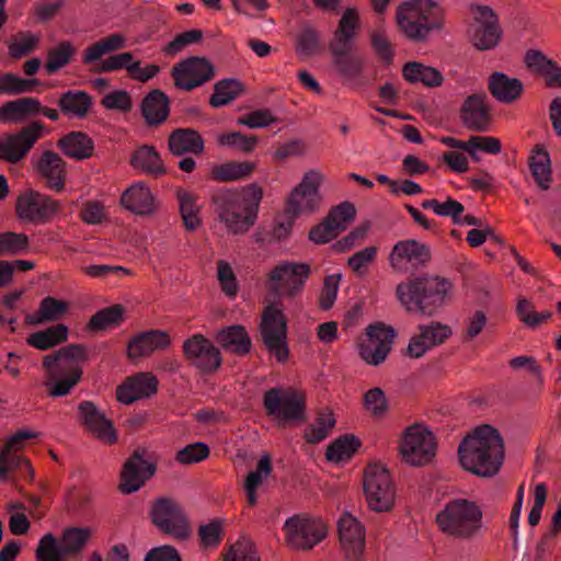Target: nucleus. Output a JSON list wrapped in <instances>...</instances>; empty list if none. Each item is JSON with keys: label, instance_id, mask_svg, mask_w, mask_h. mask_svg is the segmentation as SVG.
<instances>
[{"label": "nucleus", "instance_id": "obj_1", "mask_svg": "<svg viewBox=\"0 0 561 561\" xmlns=\"http://www.w3.org/2000/svg\"><path fill=\"white\" fill-rule=\"evenodd\" d=\"M309 274L308 264L290 262L282 263L270 272L267 288L273 301L263 310L260 331L264 346L278 362H286L289 355L287 320L279 300L285 295L296 296Z\"/></svg>", "mask_w": 561, "mask_h": 561}, {"label": "nucleus", "instance_id": "obj_2", "mask_svg": "<svg viewBox=\"0 0 561 561\" xmlns=\"http://www.w3.org/2000/svg\"><path fill=\"white\" fill-rule=\"evenodd\" d=\"M458 455L466 470L480 477H492L504 459L503 439L491 425L478 426L459 444Z\"/></svg>", "mask_w": 561, "mask_h": 561}, {"label": "nucleus", "instance_id": "obj_3", "mask_svg": "<svg viewBox=\"0 0 561 561\" xmlns=\"http://www.w3.org/2000/svg\"><path fill=\"white\" fill-rule=\"evenodd\" d=\"M451 288L447 278L423 275L398 284L396 296L409 312L432 317L444 306Z\"/></svg>", "mask_w": 561, "mask_h": 561}, {"label": "nucleus", "instance_id": "obj_4", "mask_svg": "<svg viewBox=\"0 0 561 561\" xmlns=\"http://www.w3.org/2000/svg\"><path fill=\"white\" fill-rule=\"evenodd\" d=\"M85 359L82 346L70 344L48 354L43 359L47 379L44 386L51 397H65L80 381L82 369L79 363Z\"/></svg>", "mask_w": 561, "mask_h": 561}, {"label": "nucleus", "instance_id": "obj_5", "mask_svg": "<svg viewBox=\"0 0 561 561\" xmlns=\"http://www.w3.org/2000/svg\"><path fill=\"white\" fill-rule=\"evenodd\" d=\"M358 26L356 9H346L329 43L334 67L347 80H356L362 76L364 69L363 58L352 53Z\"/></svg>", "mask_w": 561, "mask_h": 561}, {"label": "nucleus", "instance_id": "obj_6", "mask_svg": "<svg viewBox=\"0 0 561 561\" xmlns=\"http://www.w3.org/2000/svg\"><path fill=\"white\" fill-rule=\"evenodd\" d=\"M400 32L414 43L425 42L442 26L440 7L433 0H409L397 9Z\"/></svg>", "mask_w": 561, "mask_h": 561}, {"label": "nucleus", "instance_id": "obj_7", "mask_svg": "<svg viewBox=\"0 0 561 561\" xmlns=\"http://www.w3.org/2000/svg\"><path fill=\"white\" fill-rule=\"evenodd\" d=\"M262 191L250 186L241 193L225 192L215 196L220 219L233 233L247 231L256 218Z\"/></svg>", "mask_w": 561, "mask_h": 561}, {"label": "nucleus", "instance_id": "obj_8", "mask_svg": "<svg viewBox=\"0 0 561 561\" xmlns=\"http://www.w3.org/2000/svg\"><path fill=\"white\" fill-rule=\"evenodd\" d=\"M482 511L474 502L456 499L449 501L436 515V523L443 533L469 539L482 528Z\"/></svg>", "mask_w": 561, "mask_h": 561}, {"label": "nucleus", "instance_id": "obj_9", "mask_svg": "<svg viewBox=\"0 0 561 561\" xmlns=\"http://www.w3.org/2000/svg\"><path fill=\"white\" fill-rule=\"evenodd\" d=\"M92 530L89 527H68L60 540L51 533L45 534L36 549L37 561H66L68 557L79 556L85 548Z\"/></svg>", "mask_w": 561, "mask_h": 561}, {"label": "nucleus", "instance_id": "obj_10", "mask_svg": "<svg viewBox=\"0 0 561 561\" xmlns=\"http://www.w3.org/2000/svg\"><path fill=\"white\" fill-rule=\"evenodd\" d=\"M48 131L44 123L33 121L15 133L3 135L0 138V160L13 164L22 161Z\"/></svg>", "mask_w": 561, "mask_h": 561}, {"label": "nucleus", "instance_id": "obj_11", "mask_svg": "<svg viewBox=\"0 0 561 561\" xmlns=\"http://www.w3.org/2000/svg\"><path fill=\"white\" fill-rule=\"evenodd\" d=\"M153 525L162 533L175 539H187L192 533L188 519L174 500L168 497L158 499L151 507Z\"/></svg>", "mask_w": 561, "mask_h": 561}, {"label": "nucleus", "instance_id": "obj_12", "mask_svg": "<svg viewBox=\"0 0 561 561\" xmlns=\"http://www.w3.org/2000/svg\"><path fill=\"white\" fill-rule=\"evenodd\" d=\"M263 405L266 414L277 420L279 424L305 417V399L295 391L271 388L264 393Z\"/></svg>", "mask_w": 561, "mask_h": 561}, {"label": "nucleus", "instance_id": "obj_13", "mask_svg": "<svg viewBox=\"0 0 561 561\" xmlns=\"http://www.w3.org/2000/svg\"><path fill=\"white\" fill-rule=\"evenodd\" d=\"M364 492L369 507L375 512H388L394 503V488L388 470L369 466L365 471Z\"/></svg>", "mask_w": 561, "mask_h": 561}, {"label": "nucleus", "instance_id": "obj_14", "mask_svg": "<svg viewBox=\"0 0 561 561\" xmlns=\"http://www.w3.org/2000/svg\"><path fill=\"white\" fill-rule=\"evenodd\" d=\"M284 530L290 547L309 550L327 535L325 526L320 519L295 515L285 522Z\"/></svg>", "mask_w": 561, "mask_h": 561}, {"label": "nucleus", "instance_id": "obj_15", "mask_svg": "<svg viewBox=\"0 0 561 561\" xmlns=\"http://www.w3.org/2000/svg\"><path fill=\"white\" fill-rule=\"evenodd\" d=\"M396 332L383 323L370 324L366 330V339L359 344V355L369 365L381 364L391 350Z\"/></svg>", "mask_w": 561, "mask_h": 561}, {"label": "nucleus", "instance_id": "obj_16", "mask_svg": "<svg viewBox=\"0 0 561 561\" xmlns=\"http://www.w3.org/2000/svg\"><path fill=\"white\" fill-rule=\"evenodd\" d=\"M400 453L413 466L428 462L435 455L433 434L420 426L409 427L401 440Z\"/></svg>", "mask_w": 561, "mask_h": 561}, {"label": "nucleus", "instance_id": "obj_17", "mask_svg": "<svg viewBox=\"0 0 561 561\" xmlns=\"http://www.w3.org/2000/svg\"><path fill=\"white\" fill-rule=\"evenodd\" d=\"M472 15L470 31L473 45L480 50L496 46L501 31L494 11L488 5H476L472 8Z\"/></svg>", "mask_w": 561, "mask_h": 561}, {"label": "nucleus", "instance_id": "obj_18", "mask_svg": "<svg viewBox=\"0 0 561 561\" xmlns=\"http://www.w3.org/2000/svg\"><path fill=\"white\" fill-rule=\"evenodd\" d=\"M214 76V67L203 57H190L172 69V77L175 85L185 91L193 89L209 81Z\"/></svg>", "mask_w": 561, "mask_h": 561}, {"label": "nucleus", "instance_id": "obj_19", "mask_svg": "<svg viewBox=\"0 0 561 561\" xmlns=\"http://www.w3.org/2000/svg\"><path fill=\"white\" fill-rule=\"evenodd\" d=\"M430 260V247L414 239L397 242L389 255L391 267L399 272L417 270L424 266Z\"/></svg>", "mask_w": 561, "mask_h": 561}, {"label": "nucleus", "instance_id": "obj_20", "mask_svg": "<svg viewBox=\"0 0 561 561\" xmlns=\"http://www.w3.org/2000/svg\"><path fill=\"white\" fill-rule=\"evenodd\" d=\"M32 437H34L32 432L20 431L5 443L4 447L0 450L1 480L9 481L15 472H19L22 478H32L33 470L28 460L14 453L22 442Z\"/></svg>", "mask_w": 561, "mask_h": 561}, {"label": "nucleus", "instance_id": "obj_21", "mask_svg": "<svg viewBox=\"0 0 561 561\" xmlns=\"http://www.w3.org/2000/svg\"><path fill=\"white\" fill-rule=\"evenodd\" d=\"M356 215V209L350 202L333 207L329 215L310 232L309 238L316 243H327L334 239Z\"/></svg>", "mask_w": 561, "mask_h": 561}, {"label": "nucleus", "instance_id": "obj_22", "mask_svg": "<svg viewBox=\"0 0 561 561\" xmlns=\"http://www.w3.org/2000/svg\"><path fill=\"white\" fill-rule=\"evenodd\" d=\"M183 353L191 365L204 373H213L221 365L220 351L201 334H194L184 342Z\"/></svg>", "mask_w": 561, "mask_h": 561}, {"label": "nucleus", "instance_id": "obj_23", "mask_svg": "<svg viewBox=\"0 0 561 561\" xmlns=\"http://www.w3.org/2000/svg\"><path fill=\"white\" fill-rule=\"evenodd\" d=\"M322 175L317 171L305 174L301 183L293 191L288 199L287 209L294 216L304 211H313L319 206L321 195L319 186Z\"/></svg>", "mask_w": 561, "mask_h": 561}, {"label": "nucleus", "instance_id": "obj_24", "mask_svg": "<svg viewBox=\"0 0 561 561\" xmlns=\"http://www.w3.org/2000/svg\"><path fill=\"white\" fill-rule=\"evenodd\" d=\"M156 472V466L144 458L140 450H135L126 460L122 473L119 490L125 494L138 491Z\"/></svg>", "mask_w": 561, "mask_h": 561}, {"label": "nucleus", "instance_id": "obj_25", "mask_svg": "<svg viewBox=\"0 0 561 561\" xmlns=\"http://www.w3.org/2000/svg\"><path fill=\"white\" fill-rule=\"evenodd\" d=\"M485 93L468 95L460 107V121L466 128L477 133L490 129L491 111Z\"/></svg>", "mask_w": 561, "mask_h": 561}, {"label": "nucleus", "instance_id": "obj_26", "mask_svg": "<svg viewBox=\"0 0 561 561\" xmlns=\"http://www.w3.org/2000/svg\"><path fill=\"white\" fill-rule=\"evenodd\" d=\"M57 210L58 205L55 201L37 192L21 195L16 203L19 217L32 222L45 221Z\"/></svg>", "mask_w": 561, "mask_h": 561}, {"label": "nucleus", "instance_id": "obj_27", "mask_svg": "<svg viewBox=\"0 0 561 561\" xmlns=\"http://www.w3.org/2000/svg\"><path fill=\"white\" fill-rule=\"evenodd\" d=\"M80 423L99 439L113 444L116 442V431L113 423L91 401H82L78 405Z\"/></svg>", "mask_w": 561, "mask_h": 561}, {"label": "nucleus", "instance_id": "obj_28", "mask_svg": "<svg viewBox=\"0 0 561 561\" xmlns=\"http://www.w3.org/2000/svg\"><path fill=\"white\" fill-rule=\"evenodd\" d=\"M337 530L340 541L351 561H360L365 547V530L362 524L351 514L341 516Z\"/></svg>", "mask_w": 561, "mask_h": 561}, {"label": "nucleus", "instance_id": "obj_29", "mask_svg": "<svg viewBox=\"0 0 561 561\" xmlns=\"http://www.w3.org/2000/svg\"><path fill=\"white\" fill-rule=\"evenodd\" d=\"M157 379L150 374L139 373L117 388L118 401L130 404L134 401L149 397L157 391Z\"/></svg>", "mask_w": 561, "mask_h": 561}, {"label": "nucleus", "instance_id": "obj_30", "mask_svg": "<svg viewBox=\"0 0 561 561\" xmlns=\"http://www.w3.org/2000/svg\"><path fill=\"white\" fill-rule=\"evenodd\" d=\"M170 344L169 335L159 330H151L136 335L127 346V356L135 360L150 355L156 350H162Z\"/></svg>", "mask_w": 561, "mask_h": 561}, {"label": "nucleus", "instance_id": "obj_31", "mask_svg": "<svg viewBox=\"0 0 561 561\" xmlns=\"http://www.w3.org/2000/svg\"><path fill=\"white\" fill-rule=\"evenodd\" d=\"M121 204L140 216L151 215L156 207L150 190L141 182L133 184L122 194Z\"/></svg>", "mask_w": 561, "mask_h": 561}, {"label": "nucleus", "instance_id": "obj_32", "mask_svg": "<svg viewBox=\"0 0 561 561\" xmlns=\"http://www.w3.org/2000/svg\"><path fill=\"white\" fill-rule=\"evenodd\" d=\"M489 90L499 102L511 104L518 100L524 91L522 81L503 72H494L489 77Z\"/></svg>", "mask_w": 561, "mask_h": 561}, {"label": "nucleus", "instance_id": "obj_33", "mask_svg": "<svg viewBox=\"0 0 561 561\" xmlns=\"http://www.w3.org/2000/svg\"><path fill=\"white\" fill-rule=\"evenodd\" d=\"M169 148L174 156L185 153L201 154L204 151V140L198 131L192 128H178L169 137Z\"/></svg>", "mask_w": 561, "mask_h": 561}, {"label": "nucleus", "instance_id": "obj_34", "mask_svg": "<svg viewBox=\"0 0 561 561\" xmlns=\"http://www.w3.org/2000/svg\"><path fill=\"white\" fill-rule=\"evenodd\" d=\"M141 113L148 125L162 124L170 113L169 98L161 90H152L142 100Z\"/></svg>", "mask_w": 561, "mask_h": 561}, {"label": "nucleus", "instance_id": "obj_35", "mask_svg": "<svg viewBox=\"0 0 561 561\" xmlns=\"http://www.w3.org/2000/svg\"><path fill=\"white\" fill-rule=\"evenodd\" d=\"M57 104L65 116L83 118L91 108L92 98L81 90H68L60 94Z\"/></svg>", "mask_w": 561, "mask_h": 561}, {"label": "nucleus", "instance_id": "obj_36", "mask_svg": "<svg viewBox=\"0 0 561 561\" xmlns=\"http://www.w3.org/2000/svg\"><path fill=\"white\" fill-rule=\"evenodd\" d=\"M37 168L47 180L50 188L61 191L64 188L65 162L56 152L47 150L42 154Z\"/></svg>", "mask_w": 561, "mask_h": 561}, {"label": "nucleus", "instance_id": "obj_37", "mask_svg": "<svg viewBox=\"0 0 561 561\" xmlns=\"http://www.w3.org/2000/svg\"><path fill=\"white\" fill-rule=\"evenodd\" d=\"M217 342L226 350L239 355L250 352L251 339L242 325L221 329L216 335Z\"/></svg>", "mask_w": 561, "mask_h": 561}, {"label": "nucleus", "instance_id": "obj_38", "mask_svg": "<svg viewBox=\"0 0 561 561\" xmlns=\"http://www.w3.org/2000/svg\"><path fill=\"white\" fill-rule=\"evenodd\" d=\"M41 102L35 98H21L7 102L0 107V119L3 122H21L27 116L39 114Z\"/></svg>", "mask_w": 561, "mask_h": 561}, {"label": "nucleus", "instance_id": "obj_39", "mask_svg": "<svg viewBox=\"0 0 561 561\" xmlns=\"http://www.w3.org/2000/svg\"><path fill=\"white\" fill-rule=\"evenodd\" d=\"M126 46V38L114 33L90 45L82 55L84 65H92L100 61L105 55L123 49Z\"/></svg>", "mask_w": 561, "mask_h": 561}, {"label": "nucleus", "instance_id": "obj_40", "mask_svg": "<svg viewBox=\"0 0 561 561\" xmlns=\"http://www.w3.org/2000/svg\"><path fill=\"white\" fill-rule=\"evenodd\" d=\"M130 163L135 169H139L156 176L165 173V169L159 153L151 146L144 145L139 147L133 153Z\"/></svg>", "mask_w": 561, "mask_h": 561}, {"label": "nucleus", "instance_id": "obj_41", "mask_svg": "<svg viewBox=\"0 0 561 561\" xmlns=\"http://www.w3.org/2000/svg\"><path fill=\"white\" fill-rule=\"evenodd\" d=\"M58 146L68 157L81 160L92 154L91 139L81 131H71L58 140Z\"/></svg>", "mask_w": 561, "mask_h": 561}, {"label": "nucleus", "instance_id": "obj_42", "mask_svg": "<svg viewBox=\"0 0 561 561\" xmlns=\"http://www.w3.org/2000/svg\"><path fill=\"white\" fill-rule=\"evenodd\" d=\"M402 71L407 81L421 82L426 87H438L443 81V76L437 69L417 61L405 64Z\"/></svg>", "mask_w": 561, "mask_h": 561}, {"label": "nucleus", "instance_id": "obj_43", "mask_svg": "<svg viewBox=\"0 0 561 561\" xmlns=\"http://www.w3.org/2000/svg\"><path fill=\"white\" fill-rule=\"evenodd\" d=\"M67 337L68 328L59 323L33 333L28 336L27 343L37 350L45 351L66 341Z\"/></svg>", "mask_w": 561, "mask_h": 561}, {"label": "nucleus", "instance_id": "obj_44", "mask_svg": "<svg viewBox=\"0 0 561 561\" xmlns=\"http://www.w3.org/2000/svg\"><path fill=\"white\" fill-rule=\"evenodd\" d=\"M530 170L540 188L548 190L551 181L550 157L540 146H536L530 157Z\"/></svg>", "mask_w": 561, "mask_h": 561}, {"label": "nucleus", "instance_id": "obj_45", "mask_svg": "<svg viewBox=\"0 0 561 561\" xmlns=\"http://www.w3.org/2000/svg\"><path fill=\"white\" fill-rule=\"evenodd\" d=\"M66 310L67 305L64 301L46 297L41 301L37 313L27 316V321L32 324L56 321L62 317Z\"/></svg>", "mask_w": 561, "mask_h": 561}, {"label": "nucleus", "instance_id": "obj_46", "mask_svg": "<svg viewBox=\"0 0 561 561\" xmlns=\"http://www.w3.org/2000/svg\"><path fill=\"white\" fill-rule=\"evenodd\" d=\"M255 169V163L250 161L228 162L213 169V178L217 181L227 182L244 179Z\"/></svg>", "mask_w": 561, "mask_h": 561}, {"label": "nucleus", "instance_id": "obj_47", "mask_svg": "<svg viewBox=\"0 0 561 561\" xmlns=\"http://www.w3.org/2000/svg\"><path fill=\"white\" fill-rule=\"evenodd\" d=\"M125 309L121 305H113L95 312L90 321L89 328L102 331L118 325L123 321Z\"/></svg>", "mask_w": 561, "mask_h": 561}, {"label": "nucleus", "instance_id": "obj_48", "mask_svg": "<svg viewBox=\"0 0 561 561\" xmlns=\"http://www.w3.org/2000/svg\"><path fill=\"white\" fill-rule=\"evenodd\" d=\"M242 91L241 83L236 79H225L215 84L209 103L213 107H221L233 101Z\"/></svg>", "mask_w": 561, "mask_h": 561}, {"label": "nucleus", "instance_id": "obj_49", "mask_svg": "<svg viewBox=\"0 0 561 561\" xmlns=\"http://www.w3.org/2000/svg\"><path fill=\"white\" fill-rule=\"evenodd\" d=\"M75 54L76 48L69 42H62L59 45L50 48L48 50L47 60L45 64L47 75H54L59 69L68 65Z\"/></svg>", "mask_w": 561, "mask_h": 561}, {"label": "nucleus", "instance_id": "obj_50", "mask_svg": "<svg viewBox=\"0 0 561 561\" xmlns=\"http://www.w3.org/2000/svg\"><path fill=\"white\" fill-rule=\"evenodd\" d=\"M359 447V442L352 435H343L335 439L327 448V459L330 461L340 462L353 456Z\"/></svg>", "mask_w": 561, "mask_h": 561}, {"label": "nucleus", "instance_id": "obj_51", "mask_svg": "<svg viewBox=\"0 0 561 561\" xmlns=\"http://www.w3.org/2000/svg\"><path fill=\"white\" fill-rule=\"evenodd\" d=\"M335 426V419L331 412L322 411L318 414L316 423L311 424L305 433L308 443L317 444L328 437Z\"/></svg>", "mask_w": 561, "mask_h": 561}, {"label": "nucleus", "instance_id": "obj_52", "mask_svg": "<svg viewBox=\"0 0 561 561\" xmlns=\"http://www.w3.org/2000/svg\"><path fill=\"white\" fill-rule=\"evenodd\" d=\"M422 207L424 209H432L438 216L450 217L454 224L460 222V215L465 210L463 205L451 197H448L444 203L434 198L425 199L422 203Z\"/></svg>", "mask_w": 561, "mask_h": 561}, {"label": "nucleus", "instance_id": "obj_53", "mask_svg": "<svg viewBox=\"0 0 561 561\" xmlns=\"http://www.w3.org/2000/svg\"><path fill=\"white\" fill-rule=\"evenodd\" d=\"M28 248L30 240L26 234L12 231L0 233V256L21 254Z\"/></svg>", "mask_w": 561, "mask_h": 561}, {"label": "nucleus", "instance_id": "obj_54", "mask_svg": "<svg viewBox=\"0 0 561 561\" xmlns=\"http://www.w3.org/2000/svg\"><path fill=\"white\" fill-rule=\"evenodd\" d=\"M257 141L259 139L256 136L244 135L241 131L225 133L218 137L220 146L233 148L244 153L252 152L255 149Z\"/></svg>", "mask_w": 561, "mask_h": 561}, {"label": "nucleus", "instance_id": "obj_55", "mask_svg": "<svg viewBox=\"0 0 561 561\" xmlns=\"http://www.w3.org/2000/svg\"><path fill=\"white\" fill-rule=\"evenodd\" d=\"M39 81L37 79H23L13 73L0 75V94H21L32 91Z\"/></svg>", "mask_w": 561, "mask_h": 561}, {"label": "nucleus", "instance_id": "obj_56", "mask_svg": "<svg viewBox=\"0 0 561 561\" xmlns=\"http://www.w3.org/2000/svg\"><path fill=\"white\" fill-rule=\"evenodd\" d=\"M222 561H261L254 545L247 538L231 545Z\"/></svg>", "mask_w": 561, "mask_h": 561}, {"label": "nucleus", "instance_id": "obj_57", "mask_svg": "<svg viewBox=\"0 0 561 561\" xmlns=\"http://www.w3.org/2000/svg\"><path fill=\"white\" fill-rule=\"evenodd\" d=\"M364 407L375 417H381L388 411V401L380 388H373L364 394Z\"/></svg>", "mask_w": 561, "mask_h": 561}, {"label": "nucleus", "instance_id": "obj_58", "mask_svg": "<svg viewBox=\"0 0 561 561\" xmlns=\"http://www.w3.org/2000/svg\"><path fill=\"white\" fill-rule=\"evenodd\" d=\"M202 38L203 32L199 30L180 33L163 48V51L169 56H173L186 46L199 42Z\"/></svg>", "mask_w": 561, "mask_h": 561}, {"label": "nucleus", "instance_id": "obj_59", "mask_svg": "<svg viewBox=\"0 0 561 561\" xmlns=\"http://www.w3.org/2000/svg\"><path fill=\"white\" fill-rule=\"evenodd\" d=\"M272 472V463L268 455H264L257 462V468L250 471L244 481L245 491L255 490L262 484L263 478Z\"/></svg>", "mask_w": 561, "mask_h": 561}, {"label": "nucleus", "instance_id": "obj_60", "mask_svg": "<svg viewBox=\"0 0 561 561\" xmlns=\"http://www.w3.org/2000/svg\"><path fill=\"white\" fill-rule=\"evenodd\" d=\"M209 455V448L203 443H194L185 446L176 454V460L184 465L204 460Z\"/></svg>", "mask_w": 561, "mask_h": 561}, {"label": "nucleus", "instance_id": "obj_61", "mask_svg": "<svg viewBox=\"0 0 561 561\" xmlns=\"http://www.w3.org/2000/svg\"><path fill=\"white\" fill-rule=\"evenodd\" d=\"M276 121L268 110H256L239 117L237 124L255 129L266 127Z\"/></svg>", "mask_w": 561, "mask_h": 561}, {"label": "nucleus", "instance_id": "obj_62", "mask_svg": "<svg viewBox=\"0 0 561 561\" xmlns=\"http://www.w3.org/2000/svg\"><path fill=\"white\" fill-rule=\"evenodd\" d=\"M217 276L222 291L229 297L236 296L238 291V284L231 266L227 262L220 260L217 263Z\"/></svg>", "mask_w": 561, "mask_h": 561}, {"label": "nucleus", "instance_id": "obj_63", "mask_svg": "<svg viewBox=\"0 0 561 561\" xmlns=\"http://www.w3.org/2000/svg\"><path fill=\"white\" fill-rule=\"evenodd\" d=\"M477 150L496 154L501 151V142L494 137L471 136L469 138V154L477 159Z\"/></svg>", "mask_w": 561, "mask_h": 561}, {"label": "nucleus", "instance_id": "obj_64", "mask_svg": "<svg viewBox=\"0 0 561 561\" xmlns=\"http://www.w3.org/2000/svg\"><path fill=\"white\" fill-rule=\"evenodd\" d=\"M420 334L431 347L443 343L450 334L448 327L438 322H433L430 325H420Z\"/></svg>", "mask_w": 561, "mask_h": 561}]
</instances>
